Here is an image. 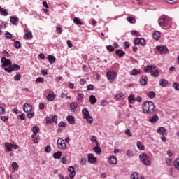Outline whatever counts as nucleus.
Returning a JSON list of instances; mask_svg holds the SVG:
<instances>
[{"label": "nucleus", "instance_id": "9d476101", "mask_svg": "<svg viewBox=\"0 0 179 179\" xmlns=\"http://www.w3.org/2000/svg\"><path fill=\"white\" fill-rule=\"evenodd\" d=\"M68 171H69V177L71 179L75 178V176H76V172L75 171V167L71 166L68 168Z\"/></svg>", "mask_w": 179, "mask_h": 179}, {"label": "nucleus", "instance_id": "f03ea898", "mask_svg": "<svg viewBox=\"0 0 179 179\" xmlns=\"http://www.w3.org/2000/svg\"><path fill=\"white\" fill-rule=\"evenodd\" d=\"M158 23L161 27H166V26L170 24V17H160L158 20Z\"/></svg>", "mask_w": 179, "mask_h": 179}, {"label": "nucleus", "instance_id": "37998d69", "mask_svg": "<svg viewBox=\"0 0 179 179\" xmlns=\"http://www.w3.org/2000/svg\"><path fill=\"white\" fill-rule=\"evenodd\" d=\"M70 107L71 110H76V108H78V104L76 103H71Z\"/></svg>", "mask_w": 179, "mask_h": 179}, {"label": "nucleus", "instance_id": "20e7f679", "mask_svg": "<svg viewBox=\"0 0 179 179\" xmlns=\"http://www.w3.org/2000/svg\"><path fill=\"white\" fill-rule=\"evenodd\" d=\"M139 159L141 162L144 164L145 166H150V160H149V157L146 155V153H142L139 155Z\"/></svg>", "mask_w": 179, "mask_h": 179}, {"label": "nucleus", "instance_id": "774afa93", "mask_svg": "<svg viewBox=\"0 0 179 179\" xmlns=\"http://www.w3.org/2000/svg\"><path fill=\"white\" fill-rule=\"evenodd\" d=\"M1 114H5V108L0 106V115Z\"/></svg>", "mask_w": 179, "mask_h": 179}, {"label": "nucleus", "instance_id": "f3484780", "mask_svg": "<svg viewBox=\"0 0 179 179\" xmlns=\"http://www.w3.org/2000/svg\"><path fill=\"white\" fill-rule=\"evenodd\" d=\"M24 32L26 33L25 35L24 36V38H28L30 40L31 38H33V34H31V31L24 29Z\"/></svg>", "mask_w": 179, "mask_h": 179}, {"label": "nucleus", "instance_id": "f8f14e48", "mask_svg": "<svg viewBox=\"0 0 179 179\" xmlns=\"http://www.w3.org/2000/svg\"><path fill=\"white\" fill-rule=\"evenodd\" d=\"M55 97H57V95H55V94H54L53 91H50L46 99L48 100V101H54L55 100Z\"/></svg>", "mask_w": 179, "mask_h": 179}, {"label": "nucleus", "instance_id": "0e129e2a", "mask_svg": "<svg viewBox=\"0 0 179 179\" xmlns=\"http://www.w3.org/2000/svg\"><path fill=\"white\" fill-rule=\"evenodd\" d=\"M36 82H39L41 83H44V78H43L42 77H39L36 79Z\"/></svg>", "mask_w": 179, "mask_h": 179}, {"label": "nucleus", "instance_id": "c03bdc74", "mask_svg": "<svg viewBox=\"0 0 179 179\" xmlns=\"http://www.w3.org/2000/svg\"><path fill=\"white\" fill-rule=\"evenodd\" d=\"M131 179H139V176L136 172H134L131 176Z\"/></svg>", "mask_w": 179, "mask_h": 179}, {"label": "nucleus", "instance_id": "72a5a7b5", "mask_svg": "<svg viewBox=\"0 0 179 179\" xmlns=\"http://www.w3.org/2000/svg\"><path fill=\"white\" fill-rule=\"evenodd\" d=\"M127 21L129 22V23H131L132 24L136 23V19H135V17H128Z\"/></svg>", "mask_w": 179, "mask_h": 179}, {"label": "nucleus", "instance_id": "bb28decb", "mask_svg": "<svg viewBox=\"0 0 179 179\" xmlns=\"http://www.w3.org/2000/svg\"><path fill=\"white\" fill-rule=\"evenodd\" d=\"M83 114L84 115L83 118H87L90 115V113H89V110L87 108H84L82 110Z\"/></svg>", "mask_w": 179, "mask_h": 179}, {"label": "nucleus", "instance_id": "864d4df0", "mask_svg": "<svg viewBox=\"0 0 179 179\" xmlns=\"http://www.w3.org/2000/svg\"><path fill=\"white\" fill-rule=\"evenodd\" d=\"M67 124L65 122H60L59 123V127H62V128H65L66 127Z\"/></svg>", "mask_w": 179, "mask_h": 179}, {"label": "nucleus", "instance_id": "dca6fc26", "mask_svg": "<svg viewBox=\"0 0 179 179\" xmlns=\"http://www.w3.org/2000/svg\"><path fill=\"white\" fill-rule=\"evenodd\" d=\"M66 120L68 121L70 125H75V117L73 115H68L66 117Z\"/></svg>", "mask_w": 179, "mask_h": 179}, {"label": "nucleus", "instance_id": "f704fd0d", "mask_svg": "<svg viewBox=\"0 0 179 179\" xmlns=\"http://www.w3.org/2000/svg\"><path fill=\"white\" fill-rule=\"evenodd\" d=\"M33 134H38L40 132V128L38 126H34L32 128Z\"/></svg>", "mask_w": 179, "mask_h": 179}, {"label": "nucleus", "instance_id": "4d7b16f0", "mask_svg": "<svg viewBox=\"0 0 179 179\" xmlns=\"http://www.w3.org/2000/svg\"><path fill=\"white\" fill-rule=\"evenodd\" d=\"M14 79L15 80H20V79H22V76L20 74L15 75Z\"/></svg>", "mask_w": 179, "mask_h": 179}, {"label": "nucleus", "instance_id": "473e14b6", "mask_svg": "<svg viewBox=\"0 0 179 179\" xmlns=\"http://www.w3.org/2000/svg\"><path fill=\"white\" fill-rule=\"evenodd\" d=\"M147 96L150 99H155V97H156V92H155L154 91H151L147 94Z\"/></svg>", "mask_w": 179, "mask_h": 179}, {"label": "nucleus", "instance_id": "a18cd8bd", "mask_svg": "<svg viewBox=\"0 0 179 179\" xmlns=\"http://www.w3.org/2000/svg\"><path fill=\"white\" fill-rule=\"evenodd\" d=\"M12 167L13 170H17V169H19V164H17L15 162H13L12 163Z\"/></svg>", "mask_w": 179, "mask_h": 179}, {"label": "nucleus", "instance_id": "0eeeda50", "mask_svg": "<svg viewBox=\"0 0 179 179\" xmlns=\"http://www.w3.org/2000/svg\"><path fill=\"white\" fill-rule=\"evenodd\" d=\"M134 43L135 45H146V41L142 38H136L134 39Z\"/></svg>", "mask_w": 179, "mask_h": 179}, {"label": "nucleus", "instance_id": "5701e85b", "mask_svg": "<svg viewBox=\"0 0 179 179\" xmlns=\"http://www.w3.org/2000/svg\"><path fill=\"white\" fill-rule=\"evenodd\" d=\"M127 97V96H125V94H124L123 93H117L115 94V98L117 100H121V99H124Z\"/></svg>", "mask_w": 179, "mask_h": 179}, {"label": "nucleus", "instance_id": "a878e982", "mask_svg": "<svg viewBox=\"0 0 179 179\" xmlns=\"http://www.w3.org/2000/svg\"><path fill=\"white\" fill-rule=\"evenodd\" d=\"M152 37L155 40H159L160 39V32L159 31H156L153 33Z\"/></svg>", "mask_w": 179, "mask_h": 179}, {"label": "nucleus", "instance_id": "2eb2a0df", "mask_svg": "<svg viewBox=\"0 0 179 179\" xmlns=\"http://www.w3.org/2000/svg\"><path fill=\"white\" fill-rule=\"evenodd\" d=\"M153 69H156V66L155 64L148 65L144 69V72H145V73H148V72H152V71H153Z\"/></svg>", "mask_w": 179, "mask_h": 179}, {"label": "nucleus", "instance_id": "ddd939ff", "mask_svg": "<svg viewBox=\"0 0 179 179\" xmlns=\"http://www.w3.org/2000/svg\"><path fill=\"white\" fill-rule=\"evenodd\" d=\"M157 134L159 135H162V136H164V135H167V130L163 127H160L157 129Z\"/></svg>", "mask_w": 179, "mask_h": 179}, {"label": "nucleus", "instance_id": "680f3d73", "mask_svg": "<svg viewBox=\"0 0 179 179\" xmlns=\"http://www.w3.org/2000/svg\"><path fill=\"white\" fill-rule=\"evenodd\" d=\"M126 135H128L129 136H132V132H131L130 129L125 130Z\"/></svg>", "mask_w": 179, "mask_h": 179}, {"label": "nucleus", "instance_id": "58836bf2", "mask_svg": "<svg viewBox=\"0 0 179 179\" xmlns=\"http://www.w3.org/2000/svg\"><path fill=\"white\" fill-rule=\"evenodd\" d=\"M73 22H74V23H76V24H80V25L83 24V23L81 22V20L78 17H74Z\"/></svg>", "mask_w": 179, "mask_h": 179}, {"label": "nucleus", "instance_id": "c85d7f7f", "mask_svg": "<svg viewBox=\"0 0 179 179\" xmlns=\"http://www.w3.org/2000/svg\"><path fill=\"white\" fill-rule=\"evenodd\" d=\"M62 156V152L60 151H58L53 154V158L54 159H61V157Z\"/></svg>", "mask_w": 179, "mask_h": 179}, {"label": "nucleus", "instance_id": "13d9d810", "mask_svg": "<svg viewBox=\"0 0 179 179\" xmlns=\"http://www.w3.org/2000/svg\"><path fill=\"white\" fill-rule=\"evenodd\" d=\"M1 121H8L9 120V116H1Z\"/></svg>", "mask_w": 179, "mask_h": 179}, {"label": "nucleus", "instance_id": "49530a36", "mask_svg": "<svg viewBox=\"0 0 179 179\" xmlns=\"http://www.w3.org/2000/svg\"><path fill=\"white\" fill-rule=\"evenodd\" d=\"M106 50H108V51H110V52H113L115 50L114 47H113V45H107Z\"/></svg>", "mask_w": 179, "mask_h": 179}, {"label": "nucleus", "instance_id": "9b49d317", "mask_svg": "<svg viewBox=\"0 0 179 179\" xmlns=\"http://www.w3.org/2000/svg\"><path fill=\"white\" fill-rule=\"evenodd\" d=\"M88 162L91 163V164H96V163H97V158H96L93 154H89Z\"/></svg>", "mask_w": 179, "mask_h": 179}, {"label": "nucleus", "instance_id": "4c0bfd02", "mask_svg": "<svg viewBox=\"0 0 179 179\" xmlns=\"http://www.w3.org/2000/svg\"><path fill=\"white\" fill-rule=\"evenodd\" d=\"M14 45H15V48H17V50L20 49L22 47V45L20 44V41H15L14 43Z\"/></svg>", "mask_w": 179, "mask_h": 179}, {"label": "nucleus", "instance_id": "cd10ccee", "mask_svg": "<svg viewBox=\"0 0 179 179\" xmlns=\"http://www.w3.org/2000/svg\"><path fill=\"white\" fill-rule=\"evenodd\" d=\"M141 73V70H136V69H134L130 71V75L132 76H136V75H139Z\"/></svg>", "mask_w": 179, "mask_h": 179}, {"label": "nucleus", "instance_id": "3c124183", "mask_svg": "<svg viewBox=\"0 0 179 179\" xmlns=\"http://www.w3.org/2000/svg\"><path fill=\"white\" fill-rule=\"evenodd\" d=\"M27 118H33L34 117V112H29L27 114Z\"/></svg>", "mask_w": 179, "mask_h": 179}, {"label": "nucleus", "instance_id": "412c9836", "mask_svg": "<svg viewBox=\"0 0 179 179\" xmlns=\"http://www.w3.org/2000/svg\"><path fill=\"white\" fill-rule=\"evenodd\" d=\"M47 59H48L50 64H55V61H56V58L55 57H54L52 55H49L47 57Z\"/></svg>", "mask_w": 179, "mask_h": 179}, {"label": "nucleus", "instance_id": "f257e3e1", "mask_svg": "<svg viewBox=\"0 0 179 179\" xmlns=\"http://www.w3.org/2000/svg\"><path fill=\"white\" fill-rule=\"evenodd\" d=\"M143 113L144 114H153L155 113L156 106L152 101H145L142 105Z\"/></svg>", "mask_w": 179, "mask_h": 179}, {"label": "nucleus", "instance_id": "4be33fe9", "mask_svg": "<svg viewBox=\"0 0 179 179\" xmlns=\"http://www.w3.org/2000/svg\"><path fill=\"white\" fill-rule=\"evenodd\" d=\"M117 160L115 156H111L109 158V163H110V164H117Z\"/></svg>", "mask_w": 179, "mask_h": 179}, {"label": "nucleus", "instance_id": "79ce46f5", "mask_svg": "<svg viewBox=\"0 0 179 179\" xmlns=\"http://www.w3.org/2000/svg\"><path fill=\"white\" fill-rule=\"evenodd\" d=\"M5 147L7 148V150L9 152H12V144H10L9 143H5Z\"/></svg>", "mask_w": 179, "mask_h": 179}, {"label": "nucleus", "instance_id": "423d86ee", "mask_svg": "<svg viewBox=\"0 0 179 179\" xmlns=\"http://www.w3.org/2000/svg\"><path fill=\"white\" fill-rule=\"evenodd\" d=\"M57 145L59 149H66V143H65V141H64L62 138H59L57 139Z\"/></svg>", "mask_w": 179, "mask_h": 179}, {"label": "nucleus", "instance_id": "6e6552de", "mask_svg": "<svg viewBox=\"0 0 179 179\" xmlns=\"http://www.w3.org/2000/svg\"><path fill=\"white\" fill-rule=\"evenodd\" d=\"M20 69V66L17 64H11V66L8 69H5L6 72L10 73V72H13V71H19Z\"/></svg>", "mask_w": 179, "mask_h": 179}, {"label": "nucleus", "instance_id": "a211bd4d", "mask_svg": "<svg viewBox=\"0 0 179 179\" xmlns=\"http://www.w3.org/2000/svg\"><path fill=\"white\" fill-rule=\"evenodd\" d=\"M93 150L96 155L101 154V148H100V144L99 143H96V146L93 148Z\"/></svg>", "mask_w": 179, "mask_h": 179}, {"label": "nucleus", "instance_id": "338daca9", "mask_svg": "<svg viewBox=\"0 0 179 179\" xmlns=\"http://www.w3.org/2000/svg\"><path fill=\"white\" fill-rule=\"evenodd\" d=\"M83 99V94H78L77 96V100H82Z\"/></svg>", "mask_w": 179, "mask_h": 179}, {"label": "nucleus", "instance_id": "1a4fd4ad", "mask_svg": "<svg viewBox=\"0 0 179 179\" xmlns=\"http://www.w3.org/2000/svg\"><path fill=\"white\" fill-rule=\"evenodd\" d=\"M106 76L108 80H110V82H114V80H115V78H117V72H108L106 73Z\"/></svg>", "mask_w": 179, "mask_h": 179}, {"label": "nucleus", "instance_id": "b1692460", "mask_svg": "<svg viewBox=\"0 0 179 179\" xmlns=\"http://www.w3.org/2000/svg\"><path fill=\"white\" fill-rule=\"evenodd\" d=\"M150 73L152 76H154V78H159V76L160 75V71L159 70L151 71Z\"/></svg>", "mask_w": 179, "mask_h": 179}, {"label": "nucleus", "instance_id": "e2e57ef3", "mask_svg": "<svg viewBox=\"0 0 179 179\" xmlns=\"http://www.w3.org/2000/svg\"><path fill=\"white\" fill-rule=\"evenodd\" d=\"M45 151L46 152V153H50V152H51V146L50 145L46 146Z\"/></svg>", "mask_w": 179, "mask_h": 179}, {"label": "nucleus", "instance_id": "393cba45", "mask_svg": "<svg viewBox=\"0 0 179 179\" xmlns=\"http://www.w3.org/2000/svg\"><path fill=\"white\" fill-rule=\"evenodd\" d=\"M115 54L116 55H118V57H120V58L124 57V55H125V52L123 51L122 50H117L115 51Z\"/></svg>", "mask_w": 179, "mask_h": 179}, {"label": "nucleus", "instance_id": "7c9ffc66", "mask_svg": "<svg viewBox=\"0 0 179 179\" xmlns=\"http://www.w3.org/2000/svg\"><path fill=\"white\" fill-rule=\"evenodd\" d=\"M10 20L13 24H16V23L19 22V18L16 17H10Z\"/></svg>", "mask_w": 179, "mask_h": 179}, {"label": "nucleus", "instance_id": "2f4dec72", "mask_svg": "<svg viewBox=\"0 0 179 179\" xmlns=\"http://www.w3.org/2000/svg\"><path fill=\"white\" fill-rule=\"evenodd\" d=\"M97 101V99H96V96L94 95H91L90 96V102L91 104H96V102Z\"/></svg>", "mask_w": 179, "mask_h": 179}, {"label": "nucleus", "instance_id": "6e6d98bb", "mask_svg": "<svg viewBox=\"0 0 179 179\" xmlns=\"http://www.w3.org/2000/svg\"><path fill=\"white\" fill-rule=\"evenodd\" d=\"M56 33H57V34H62V28L57 27L56 28Z\"/></svg>", "mask_w": 179, "mask_h": 179}, {"label": "nucleus", "instance_id": "09e8293b", "mask_svg": "<svg viewBox=\"0 0 179 179\" xmlns=\"http://www.w3.org/2000/svg\"><path fill=\"white\" fill-rule=\"evenodd\" d=\"M90 141L91 142H95V143H99L97 142V138L96 137V136H92L91 138H90Z\"/></svg>", "mask_w": 179, "mask_h": 179}, {"label": "nucleus", "instance_id": "ea45409f", "mask_svg": "<svg viewBox=\"0 0 179 179\" xmlns=\"http://www.w3.org/2000/svg\"><path fill=\"white\" fill-rule=\"evenodd\" d=\"M128 100L130 104H132V102L135 101V95L134 94L129 95V96L128 97Z\"/></svg>", "mask_w": 179, "mask_h": 179}, {"label": "nucleus", "instance_id": "a19ab883", "mask_svg": "<svg viewBox=\"0 0 179 179\" xmlns=\"http://www.w3.org/2000/svg\"><path fill=\"white\" fill-rule=\"evenodd\" d=\"M84 120H86L88 124H93V117H92V116L90 115L89 117L84 118Z\"/></svg>", "mask_w": 179, "mask_h": 179}, {"label": "nucleus", "instance_id": "e433bc0d", "mask_svg": "<svg viewBox=\"0 0 179 179\" xmlns=\"http://www.w3.org/2000/svg\"><path fill=\"white\" fill-rule=\"evenodd\" d=\"M0 12L3 16H8V11H6V9L2 8L0 6Z\"/></svg>", "mask_w": 179, "mask_h": 179}, {"label": "nucleus", "instance_id": "4468645a", "mask_svg": "<svg viewBox=\"0 0 179 179\" xmlns=\"http://www.w3.org/2000/svg\"><path fill=\"white\" fill-rule=\"evenodd\" d=\"M33 109V106L29 103H24L23 105V110L25 113H31V110Z\"/></svg>", "mask_w": 179, "mask_h": 179}, {"label": "nucleus", "instance_id": "8fccbe9b", "mask_svg": "<svg viewBox=\"0 0 179 179\" xmlns=\"http://www.w3.org/2000/svg\"><path fill=\"white\" fill-rule=\"evenodd\" d=\"M166 2H167V3L173 5V3H177V2H178V0H166Z\"/></svg>", "mask_w": 179, "mask_h": 179}, {"label": "nucleus", "instance_id": "aec40b11", "mask_svg": "<svg viewBox=\"0 0 179 179\" xmlns=\"http://www.w3.org/2000/svg\"><path fill=\"white\" fill-rule=\"evenodd\" d=\"M169 84V81L166 79H161L159 80V85L162 86V87H166L167 85Z\"/></svg>", "mask_w": 179, "mask_h": 179}, {"label": "nucleus", "instance_id": "603ef678", "mask_svg": "<svg viewBox=\"0 0 179 179\" xmlns=\"http://www.w3.org/2000/svg\"><path fill=\"white\" fill-rule=\"evenodd\" d=\"M127 156H128L129 157H132V156H134V152L132 151H131V150H128L127 151Z\"/></svg>", "mask_w": 179, "mask_h": 179}, {"label": "nucleus", "instance_id": "69168bd1", "mask_svg": "<svg viewBox=\"0 0 179 179\" xmlns=\"http://www.w3.org/2000/svg\"><path fill=\"white\" fill-rule=\"evenodd\" d=\"M173 87L176 90H179V84L176 83H173Z\"/></svg>", "mask_w": 179, "mask_h": 179}, {"label": "nucleus", "instance_id": "5fc2aeb1", "mask_svg": "<svg viewBox=\"0 0 179 179\" xmlns=\"http://www.w3.org/2000/svg\"><path fill=\"white\" fill-rule=\"evenodd\" d=\"M6 38L7 40H10V38H12V34H10V32H6Z\"/></svg>", "mask_w": 179, "mask_h": 179}, {"label": "nucleus", "instance_id": "bf43d9fd", "mask_svg": "<svg viewBox=\"0 0 179 179\" xmlns=\"http://www.w3.org/2000/svg\"><path fill=\"white\" fill-rule=\"evenodd\" d=\"M61 162L63 164H66V162H68V159L66 157H63L61 159Z\"/></svg>", "mask_w": 179, "mask_h": 179}, {"label": "nucleus", "instance_id": "c756f323", "mask_svg": "<svg viewBox=\"0 0 179 179\" xmlns=\"http://www.w3.org/2000/svg\"><path fill=\"white\" fill-rule=\"evenodd\" d=\"M149 121L150 122H157V121H159V116H157V115H155L149 119Z\"/></svg>", "mask_w": 179, "mask_h": 179}, {"label": "nucleus", "instance_id": "39448f33", "mask_svg": "<svg viewBox=\"0 0 179 179\" xmlns=\"http://www.w3.org/2000/svg\"><path fill=\"white\" fill-rule=\"evenodd\" d=\"M156 50L159 52V54H169V48L166 45H157L156 46Z\"/></svg>", "mask_w": 179, "mask_h": 179}, {"label": "nucleus", "instance_id": "de8ad7c7", "mask_svg": "<svg viewBox=\"0 0 179 179\" xmlns=\"http://www.w3.org/2000/svg\"><path fill=\"white\" fill-rule=\"evenodd\" d=\"M87 160L86 159V158H81L80 163V164H82V166H85V164H86Z\"/></svg>", "mask_w": 179, "mask_h": 179}, {"label": "nucleus", "instance_id": "052dcab7", "mask_svg": "<svg viewBox=\"0 0 179 179\" xmlns=\"http://www.w3.org/2000/svg\"><path fill=\"white\" fill-rule=\"evenodd\" d=\"M51 119L52 122H57V121H58V116L54 115Z\"/></svg>", "mask_w": 179, "mask_h": 179}, {"label": "nucleus", "instance_id": "6ab92c4d", "mask_svg": "<svg viewBox=\"0 0 179 179\" xmlns=\"http://www.w3.org/2000/svg\"><path fill=\"white\" fill-rule=\"evenodd\" d=\"M140 83L143 85H148V77L146 76H142Z\"/></svg>", "mask_w": 179, "mask_h": 179}, {"label": "nucleus", "instance_id": "c9c22d12", "mask_svg": "<svg viewBox=\"0 0 179 179\" xmlns=\"http://www.w3.org/2000/svg\"><path fill=\"white\" fill-rule=\"evenodd\" d=\"M136 145L139 150H145V146L142 145V143H141V141H137Z\"/></svg>", "mask_w": 179, "mask_h": 179}, {"label": "nucleus", "instance_id": "7ed1b4c3", "mask_svg": "<svg viewBox=\"0 0 179 179\" xmlns=\"http://www.w3.org/2000/svg\"><path fill=\"white\" fill-rule=\"evenodd\" d=\"M1 62L2 63L1 68H3L4 71L5 69H8V68H10V66H12V61H10V59H6V57H5L1 58Z\"/></svg>", "mask_w": 179, "mask_h": 179}]
</instances>
